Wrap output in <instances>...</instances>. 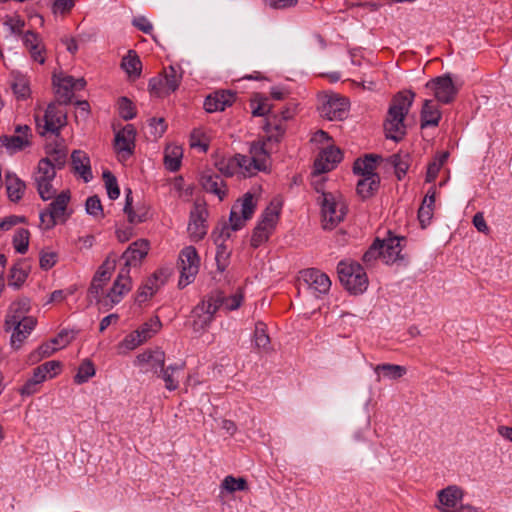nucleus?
Wrapping results in <instances>:
<instances>
[{
  "mask_svg": "<svg viewBox=\"0 0 512 512\" xmlns=\"http://www.w3.org/2000/svg\"><path fill=\"white\" fill-rule=\"evenodd\" d=\"M415 98L411 90L398 92L392 99L387 117L384 122V131L387 138L398 142L406 134L404 119L408 114Z\"/></svg>",
  "mask_w": 512,
  "mask_h": 512,
  "instance_id": "1",
  "label": "nucleus"
},
{
  "mask_svg": "<svg viewBox=\"0 0 512 512\" xmlns=\"http://www.w3.org/2000/svg\"><path fill=\"white\" fill-rule=\"evenodd\" d=\"M257 202V196L251 192H247L232 206L229 223H225L220 228L219 235L215 239L219 249L223 246V242L231 237L232 232L242 229L246 221L252 218Z\"/></svg>",
  "mask_w": 512,
  "mask_h": 512,
  "instance_id": "2",
  "label": "nucleus"
},
{
  "mask_svg": "<svg viewBox=\"0 0 512 512\" xmlns=\"http://www.w3.org/2000/svg\"><path fill=\"white\" fill-rule=\"evenodd\" d=\"M265 130L268 133L267 137L252 143L249 151V156L262 171H265L268 168L269 154L272 150V146L279 142L285 132V128L282 124H275L272 126L271 123H267Z\"/></svg>",
  "mask_w": 512,
  "mask_h": 512,
  "instance_id": "3",
  "label": "nucleus"
},
{
  "mask_svg": "<svg viewBox=\"0 0 512 512\" xmlns=\"http://www.w3.org/2000/svg\"><path fill=\"white\" fill-rule=\"evenodd\" d=\"M339 280L353 294L363 293L368 287V277L364 268L357 262L340 261L337 266Z\"/></svg>",
  "mask_w": 512,
  "mask_h": 512,
  "instance_id": "4",
  "label": "nucleus"
},
{
  "mask_svg": "<svg viewBox=\"0 0 512 512\" xmlns=\"http://www.w3.org/2000/svg\"><path fill=\"white\" fill-rule=\"evenodd\" d=\"M318 202L321 206L322 227L324 229L332 230L343 221L347 208L340 197L332 193L321 192Z\"/></svg>",
  "mask_w": 512,
  "mask_h": 512,
  "instance_id": "5",
  "label": "nucleus"
},
{
  "mask_svg": "<svg viewBox=\"0 0 512 512\" xmlns=\"http://www.w3.org/2000/svg\"><path fill=\"white\" fill-rule=\"evenodd\" d=\"M53 201L48 205L47 209L40 212V221L45 229L53 228L57 222H65L70 213L67 212L68 204L71 199L69 190H63L59 194H55Z\"/></svg>",
  "mask_w": 512,
  "mask_h": 512,
  "instance_id": "6",
  "label": "nucleus"
},
{
  "mask_svg": "<svg viewBox=\"0 0 512 512\" xmlns=\"http://www.w3.org/2000/svg\"><path fill=\"white\" fill-rule=\"evenodd\" d=\"M182 80V72L179 68L169 66L161 74L150 79L149 92L155 97H165L175 92Z\"/></svg>",
  "mask_w": 512,
  "mask_h": 512,
  "instance_id": "7",
  "label": "nucleus"
},
{
  "mask_svg": "<svg viewBox=\"0 0 512 512\" xmlns=\"http://www.w3.org/2000/svg\"><path fill=\"white\" fill-rule=\"evenodd\" d=\"M318 102V111L321 117L327 120H343L348 115L349 101L339 94H321L318 97Z\"/></svg>",
  "mask_w": 512,
  "mask_h": 512,
  "instance_id": "8",
  "label": "nucleus"
},
{
  "mask_svg": "<svg viewBox=\"0 0 512 512\" xmlns=\"http://www.w3.org/2000/svg\"><path fill=\"white\" fill-rule=\"evenodd\" d=\"M217 303V301H211L208 296L193 308L189 321L193 332L202 334L209 328L217 312Z\"/></svg>",
  "mask_w": 512,
  "mask_h": 512,
  "instance_id": "9",
  "label": "nucleus"
},
{
  "mask_svg": "<svg viewBox=\"0 0 512 512\" xmlns=\"http://www.w3.org/2000/svg\"><path fill=\"white\" fill-rule=\"evenodd\" d=\"M55 176L56 170L50 164L46 161L38 162L32 179L43 201L51 200L56 194V189L53 187Z\"/></svg>",
  "mask_w": 512,
  "mask_h": 512,
  "instance_id": "10",
  "label": "nucleus"
},
{
  "mask_svg": "<svg viewBox=\"0 0 512 512\" xmlns=\"http://www.w3.org/2000/svg\"><path fill=\"white\" fill-rule=\"evenodd\" d=\"M200 259L196 249L193 246L183 248L179 254L178 267L180 278L178 286L184 288L195 279L199 271Z\"/></svg>",
  "mask_w": 512,
  "mask_h": 512,
  "instance_id": "11",
  "label": "nucleus"
},
{
  "mask_svg": "<svg viewBox=\"0 0 512 512\" xmlns=\"http://www.w3.org/2000/svg\"><path fill=\"white\" fill-rule=\"evenodd\" d=\"M132 288V281L130 278V272L128 268H122L117 278L115 279L111 288L107 290V293L102 300V307L111 308L118 304Z\"/></svg>",
  "mask_w": 512,
  "mask_h": 512,
  "instance_id": "12",
  "label": "nucleus"
},
{
  "mask_svg": "<svg viewBox=\"0 0 512 512\" xmlns=\"http://www.w3.org/2000/svg\"><path fill=\"white\" fill-rule=\"evenodd\" d=\"M36 121L38 128H43V130L40 131V134L44 135L47 132L58 133L66 124V112L57 105L50 104L44 112L43 119L40 120L37 117Z\"/></svg>",
  "mask_w": 512,
  "mask_h": 512,
  "instance_id": "13",
  "label": "nucleus"
},
{
  "mask_svg": "<svg viewBox=\"0 0 512 512\" xmlns=\"http://www.w3.org/2000/svg\"><path fill=\"white\" fill-rule=\"evenodd\" d=\"M55 93L59 102L67 104L71 101L74 91L82 90L86 81L84 78L75 79L72 76H54Z\"/></svg>",
  "mask_w": 512,
  "mask_h": 512,
  "instance_id": "14",
  "label": "nucleus"
},
{
  "mask_svg": "<svg viewBox=\"0 0 512 512\" xmlns=\"http://www.w3.org/2000/svg\"><path fill=\"white\" fill-rule=\"evenodd\" d=\"M17 135L0 136V148H5L9 155L24 150L31 145L30 128L27 125H18L15 128Z\"/></svg>",
  "mask_w": 512,
  "mask_h": 512,
  "instance_id": "15",
  "label": "nucleus"
},
{
  "mask_svg": "<svg viewBox=\"0 0 512 512\" xmlns=\"http://www.w3.org/2000/svg\"><path fill=\"white\" fill-rule=\"evenodd\" d=\"M426 87L433 90L437 101L443 104L452 102L458 92L449 74L428 81Z\"/></svg>",
  "mask_w": 512,
  "mask_h": 512,
  "instance_id": "16",
  "label": "nucleus"
},
{
  "mask_svg": "<svg viewBox=\"0 0 512 512\" xmlns=\"http://www.w3.org/2000/svg\"><path fill=\"white\" fill-rule=\"evenodd\" d=\"M21 42L32 61L41 65L45 63L47 50L40 34L28 29L23 34Z\"/></svg>",
  "mask_w": 512,
  "mask_h": 512,
  "instance_id": "17",
  "label": "nucleus"
},
{
  "mask_svg": "<svg viewBox=\"0 0 512 512\" xmlns=\"http://www.w3.org/2000/svg\"><path fill=\"white\" fill-rule=\"evenodd\" d=\"M136 131L130 124L115 135L114 148L121 161L127 160L134 151Z\"/></svg>",
  "mask_w": 512,
  "mask_h": 512,
  "instance_id": "18",
  "label": "nucleus"
},
{
  "mask_svg": "<svg viewBox=\"0 0 512 512\" xmlns=\"http://www.w3.org/2000/svg\"><path fill=\"white\" fill-rule=\"evenodd\" d=\"M342 160V152L335 146L324 148L314 162V176L333 170Z\"/></svg>",
  "mask_w": 512,
  "mask_h": 512,
  "instance_id": "19",
  "label": "nucleus"
},
{
  "mask_svg": "<svg viewBox=\"0 0 512 512\" xmlns=\"http://www.w3.org/2000/svg\"><path fill=\"white\" fill-rule=\"evenodd\" d=\"M207 210L200 204H195L190 213V221L188 224V233L193 241H199L207 234L208 227L206 225Z\"/></svg>",
  "mask_w": 512,
  "mask_h": 512,
  "instance_id": "20",
  "label": "nucleus"
},
{
  "mask_svg": "<svg viewBox=\"0 0 512 512\" xmlns=\"http://www.w3.org/2000/svg\"><path fill=\"white\" fill-rule=\"evenodd\" d=\"M37 324L36 319H26L23 322L18 321L13 325L4 323L6 332L11 331L10 345L13 349L18 350L21 348L24 341L28 338Z\"/></svg>",
  "mask_w": 512,
  "mask_h": 512,
  "instance_id": "21",
  "label": "nucleus"
},
{
  "mask_svg": "<svg viewBox=\"0 0 512 512\" xmlns=\"http://www.w3.org/2000/svg\"><path fill=\"white\" fill-rule=\"evenodd\" d=\"M169 277V272L165 269L157 270L145 283L139 288L136 296L138 303H143L151 298L161 286H163Z\"/></svg>",
  "mask_w": 512,
  "mask_h": 512,
  "instance_id": "22",
  "label": "nucleus"
},
{
  "mask_svg": "<svg viewBox=\"0 0 512 512\" xmlns=\"http://www.w3.org/2000/svg\"><path fill=\"white\" fill-rule=\"evenodd\" d=\"M150 249V243L146 239H138L131 243L123 252L121 260L124 261V267L130 270L131 267L138 266L146 257Z\"/></svg>",
  "mask_w": 512,
  "mask_h": 512,
  "instance_id": "23",
  "label": "nucleus"
},
{
  "mask_svg": "<svg viewBox=\"0 0 512 512\" xmlns=\"http://www.w3.org/2000/svg\"><path fill=\"white\" fill-rule=\"evenodd\" d=\"M302 279L308 285V287L316 294L320 296L329 292L331 287L330 278L318 269H307L302 271Z\"/></svg>",
  "mask_w": 512,
  "mask_h": 512,
  "instance_id": "24",
  "label": "nucleus"
},
{
  "mask_svg": "<svg viewBox=\"0 0 512 512\" xmlns=\"http://www.w3.org/2000/svg\"><path fill=\"white\" fill-rule=\"evenodd\" d=\"M463 498V491L456 485H450L438 492L440 505L438 509L442 512H456L459 509V503Z\"/></svg>",
  "mask_w": 512,
  "mask_h": 512,
  "instance_id": "25",
  "label": "nucleus"
},
{
  "mask_svg": "<svg viewBox=\"0 0 512 512\" xmlns=\"http://www.w3.org/2000/svg\"><path fill=\"white\" fill-rule=\"evenodd\" d=\"M235 98V93L231 91H216L206 97L204 101V108L209 113L224 111L226 107L233 104Z\"/></svg>",
  "mask_w": 512,
  "mask_h": 512,
  "instance_id": "26",
  "label": "nucleus"
},
{
  "mask_svg": "<svg viewBox=\"0 0 512 512\" xmlns=\"http://www.w3.org/2000/svg\"><path fill=\"white\" fill-rule=\"evenodd\" d=\"M402 241H405L404 237H389L381 241V258L386 264L402 259Z\"/></svg>",
  "mask_w": 512,
  "mask_h": 512,
  "instance_id": "27",
  "label": "nucleus"
},
{
  "mask_svg": "<svg viewBox=\"0 0 512 512\" xmlns=\"http://www.w3.org/2000/svg\"><path fill=\"white\" fill-rule=\"evenodd\" d=\"M30 310V301L28 298H21L9 306L8 312L5 317V322L7 325H13L18 321H24L26 319H35L32 316H27V313Z\"/></svg>",
  "mask_w": 512,
  "mask_h": 512,
  "instance_id": "28",
  "label": "nucleus"
},
{
  "mask_svg": "<svg viewBox=\"0 0 512 512\" xmlns=\"http://www.w3.org/2000/svg\"><path fill=\"white\" fill-rule=\"evenodd\" d=\"M201 185L203 189L216 195L219 200H223L227 194L226 184L223 178L215 173L206 172L201 176Z\"/></svg>",
  "mask_w": 512,
  "mask_h": 512,
  "instance_id": "29",
  "label": "nucleus"
},
{
  "mask_svg": "<svg viewBox=\"0 0 512 512\" xmlns=\"http://www.w3.org/2000/svg\"><path fill=\"white\" fill-rule=\"evenodd\" d=\"M72 167L75 174H78L84 182L92 180L93 175L90 166V159L87 154L80 150H75L71 155Z\"/></svg>",
  "mask_w": 512,
  "mask_h": 512,
  "instance_id": "30",
  "label": "nucleus"
},
{
  "mask_svg": "<svg viewBox=\"0 0 512 512\" xmlns=\"http://www.w3.org/2000/svg\"><path fill=\"white\" fill-rule=\"evenodd\" d=\"M134 364L139 367L147 366L157 372L165 364V354L161 350L145 351L137 355Z\"/></svg>",
  "mask_w": 512,
  "mask_h": 512,
  "instance_id": "31",
  "label": "nucleus"
},
{
  "mask_svg": "<svg viewBox=\"0 0 512 512\" xmlns=\"http://www.w3.org/2000/svg\"><path fill=\"white\" fill-rule=\"evenodd\" d=\"M374 373L376 374V381L380 382L382 380H397L403 377L407 369L405 366L390 364V363H382L375 365L373 367Z\"/></svg>",
  "mask_w": 512,
  "mask_h": 512,
  "instance_id": "32",
  "label": "nucleus"
},
{
  "mask_svg": "<svg viewBox=\"0 0 512 512\" xmlns=\"http://www.w3.org/2000/svg\"><path fill=\"white\" fill-rule=\"evenodd\" d=\"M280 212L281 203L272 201L261 214L257 225L273 233L278 223Z\"/></svg>",
  "mask_w": 512,
  "mask_h": 512,
  "instance_id": "33",
  "label": "nucleus"
},
{
  "mask_svg": "<svg viewBox=\"0 0 512 512\" xmlns=\"http://www.w3.org/2000/svg\"><path fill=\"white\" fill-rule=\"evenodd\" d=\"M67 149L62 145L47 146L46 156L39 161H46L55 170L62 169L67 160Z\"/></svg>",
  "mask_w": 512,
  "mask_h": 512,
  "instance_id": "34",
  "label": "nucleus"
},
{
  "mask_svg": "<svg viewBox=\"0 0 512 512\" xmlns=\"http://www.w3.org/2000/svg\"><path fill=\"white\" fill-rule=\"evenodd\" d=\"M5 183L9 199L13 202L19 201L23 197L26 188L25 183L12 172L6 173Z\"/></svg>",
  "mask_w": 512,
  "mask_h": 512,
  "instance_id": "35",
  "label": "nucleus"
},
{
  "mask_svg": "<svg viewBox=\"0 0 512 512\" xmlns=\"http://www.w3.org/2000/svg\"><path fill=\"white\" fill-rule=\"evenodd\" d=\"M209 297L211 301L219 302L217 303V310L223 306L225 309L232 311L238 309L241 306L244 295L243 291L238 289L229 296H224L222 293H217L215 295H210Z\"/></svg>",
  "mask_w": 512,
  "mask_h": 512,
  "instance_id": "36",
  "label": "nucleus"
},
{
  "mask_svg": "<svg viewBox=\"0 0 512 512\" xmlns=\"http://www.w3.org/2000/svg\"><path fill=\"white\" fill-rule=\"evenodd\" d=\"M183 369L184 363H175L167 366L166 368L164 366L159 368L160 373L158 376L165 382V387L167 390L174 391L179 387V380L176 374Z\"/></svg>",
  "mask_w": 512,
  "mask_h": 512,
  "instance_id": "37",
  "label": "nucleus"
},
{
  "mask_svg": "<svg viewBox=\"0 0 512 512\" xmlns=\"http://www.w3.org/2000/svg\"><path fill=\"white\" fill-rule=\"evenodd\" d=\"M441 119V112L432 100H425L421 110V128L437 126Z\"/></svg>",
  "mask_w": 512,
  "mask_h": 512,
  "instance_id": "38",
  "label": "nucleus"
},
{
  "mask_svg": "<svg viewBox=\"0 0 512 512\" xmlns=\"http://www.w3.org/2000/svg\"><path fill=\"white\" fill-rule=\"evenodd\" d=\"M378 159H380V156L368 154L364 159L356 160L353 166L354 173L361 175L362 177L377 175L374 171L376 168V161Z\"/></svg>",
  "mask_w": 512,
  "mask_h": 512,
  "instance_id": "39",
  "label": "nucleus"
},
{
  "mask_svg": "<svg viewBox=\"0 0 512 512\" xmlns=\"http://www.w3.org/2000/svg\"><path fill=\"white\" fill-rule=\"evenodd\" d=\"M183 150L178 145H168L165 149L164 164L171 171H177L181 166Z\"/></svg>",
  "mask_w": 512,
  "mask_h": 512,
  "instance_id": "40",
  "label": "nucleus"
},
{
  "mask_svg": "<svg viewBox=\"0 0 512 512\" xmlns=\"http://www.w3.org/2000/svg\"><path fill=\"white\" fill-rule=\"evenodd\" d=\"M131 194V190H128L126 194V203L124 206V212L127 214L128 221L132 224H137L146 221L148 218V210L144 207L134 210L132 208Z\"/></svg>",
  "mask_w": 512,
  "mask_h": 512,
  "instance_id": "41",
  "label": "nucleus"
},
{
  "mask_svg": "<svg viewBox=\"0 0 512 512\" xmlns=\"http://www.w3.org/2000/svg\"><path fill=\"white\" fill-rule=\"evenodd\" d=\"M379 184L380 177L378 175L363 177L357 183V193L362 198H369L377 191Z\"/></svg>",
  "mask_w": 512,
  "mask_h": 512,
  "instance_id": "42",
  "label": "nucleus"
},
{
  "mask_svg": "<svg viewBox=\"0 0 512 512\" xmlns=\"http://www.w3.org/2000/svg\"><path fill=\"white\" fill-rule=\"evenodd\" d=\"M121 66L130 77L137 78L141 74V61L133 51H129L123 58Z\"/></svg>",
  "mask_w": 512,
  "mask_h": 512,
  "instance_id": "43",
  "label": "nucleus"
},
{
  "mask_svg": "<svg viewBox=\"0 0 512 512\" xmlns=\"http://www.w3.org/2000/svg\"><path fill=\"white\" fill-rule=\"evenodd\" d=\"M235 164H237L238 171L244 177L252 176L258 171H262L249 155L237 154Z\"/></svg>",
  "mask_w": 512,
  "mask_h": 512,
  "instance_id": "44",
  "label": "nucleus"
},
{
  "mask_svg": "<svg viewBox=\"0 0 512 512\" xmlns=\"http://www.w3.org/2000/svg\"><path fill=\"white\" fill-rule=\"evenodd\" d=\"M144 341L139 336V333L133 331L126 335L124 339L118 343L117 351L119 354H125L129 351L136 349L138 346L143 344Z\"/></svg>",
  "mask_w": 512,
  "mask_h": 512,
  "instance_id": "45",
  "label": "nucleus"
},
{
  "mask_svg": "<svg viewBox=\"0 0 512 512\" xmlns=\"http://www.w3.org/2000/svg\"><path fill=\"white\" fill-rule=\"evenodd\" d=\"M161 322L158 317H153L149 321L143 323L137 330L141 339L146 342L152 336H154L160 329Z\"/></svg>",
  "mask_w": 512,
  "mask_h": 512,
  "instance_id": "46",
  "label": "nucleus"
},
{
  "mask_svg": "<svg viewBox=\"0 0 512 512\" xmlns=\"http://www.w3.org/2000/svg\"><path fill=\"white\" fill-rule=\"evenodd\" d=\"M27 276L28 271L23 266V263L18 262L10 269L9 285L19 288L25 282Z\"/></svg>",
  "mask_w": 512,
  "mask_h": 512,
  "instance_id": "47",
  "label": "nucleus"
},
{
  "mask_svg": "<svg viewBox=\"0 0 512 512\" xmlns=\"http://www.w3.org/2000/svg\"><path fill=\"white\" fill-rule=\"evenodd\" d=\"M4 26L8 28L12 35L17 36L20 39H22V36L23 34H25L26 31L24 30L26 23L24 19H22L18 15L6 16L4 20Z\"/></svg>",
  "mask_w": 512,
  "mask_h": 512,
  "instance_id": "48",
  "label": "nucleus"
},
{
  "mask_svg": "<svg viewBox=\"0 0 512 512\" xmlns=\"http://www.w3.org/2000/svg\"><path fill=\"white\" fill-rule=\"evenodd\" d=\"M190 146L192 148H198L203 152L207 151L209 146V137L203 129L196 128L191 132Z\"/></svg>",
  "mask_w": 512,
  "mask_h": 512,
  "instance_id": "49",
  "label": "nucleus"
},
{
  "mask_svg": "<svg viewBox=\"0 0 512 512\" xmlns=\"http://www.w3.org/2000/svg\"><path fill=\"white\" fill-rule=\"evenodd\" d=\"M254 343L258 349L267 351L270 345V338L266 332V326L262 322H258L254 331Z\"/></svg>",
  "mask_w": 512,
  "mask_h": 512,
  "instance_id": "50",
  "label": "nucleus"
},
{
  "mask_svg": "<svg viewBox=\"0 0 512 512\" xmlns=\"http://www.w3.org/2000/svg\"><path fill=\"white\" fill-rule=\"evenodd\" d=\"M106 284V282H101L100 280L92 279V282L88 290L89 299L95 300V302L100 306H102V300H104V297L107 293V290H105Z\"/></svg>",
  "mask_w": 512,
  "mask_h": 512,
  "instance_id": "51",
  "label": "nucleus"
},
{
  "mask_svg": "<svg viewBox=\"0 0 512 512\" xmlns=\"http://www.w3.org/2000/svg\"><path fill=\"white\" fill-rule=\"evenodd\" d=\"M253 116H265L271 110L268 99L257 94L251 99L250 103Z\"/></svg>",
  "mask_w": 512,
  "mask_h": 512,
  "instance_id": "52",
  "label": "nucleus"
},
{
  "mask_svg": "<svg viewBox=\"0 0 512 512\" xmlns=\"http://www.w3.org/2000/svg\"><path fill=\"white\" fill-rule=\"evenodd\" d=\"M30 233L25 228L18 229L13 237V246L18 253L24 254L28 250Z\"/></svg>",
  "mask_w": 512,
  "mask_h": 512,
  "instance_id": "53",
  "label": "nucleus"
},
{
  "mask_svg": "<svg viewBox=\"0 0 512 512\" xmlns=\"http://www.w3.org/2000/svg\"><path fill=\"white\" fill-rule=\"evenodd\" d=\"M447 158H448V152H443V153L439 154L434 159V161L428 165L427 173H426V182L431 183L436 179L441 167L446 162Z\"/></svg>",
  "mask_w": 512,
  "mask_h": 512,
  "instance_id": "54",
  "label": "nucleus"
},
{
  "mask_svg": "<svg viewBox=\"0 0 512 512\" xmlns=\"http://www.w3.org/2000/svg\"><path fill=\"white\" fill-rule=\"evenodd\" d=\"M221 488L229 493L243 491L247 489V481L242 477L235 478L229 475L222 481Z\"/></svg>",
  "mask_w": 512,
  "mask_h": 512,
  "instance_id": "55",
  "label": "nucleus"
},
{
  "mask_svg": "<svg viewBox=\"0 0 512 512\" xmlns=\"http://www.w3.org/2000/svg\"><path fill=\"white\" fill-rule=\"evenodd\" d=\"M389 161L395 168L397 178L401 180L409 168V156L394 154L390 156Z\"/></svg>",
  "mask_w": 512,
  "mask_h": 512,
  "instance_id": "56",
  "label": "nucleus"
},
{
  "mask_svg": "<svg viewBox=\"0 0 512 512\" xmlns=\"http://www.w3.org/2000/svg\"><path fill=\"white\" fill-rule=\"evenodd\" d=\"M95 375V368L91 361L85 360L78 368L74 381L77 384H83L87 382L91 377Z\"/></svg>",
  "mask_w": 512,
  "mask_h": 512,
  "instance_id": "57",
  "label": "nucleus"
},
{
  "mask_svg": "<svg viewBox=\"0 0 512 512\" xmlns=\"http://www.w3.org/2000/svg\"><path fill=\"white\" fill-rule=\"evenodd\" d=\"M107 194L110 199L115 200L120 195V189L118 187L117 179L109 170H105L102 174Z\"/></svg>",
  "mask_w": 512,
  "mask_h": 512,
  "instance_id": "58",
  "label": "nucleus"
},
{
  "mask_svg": "<svg viewBox=\"0 0 512 512\" xmlns=\"http://www.w3.org/2000/svg\"><path fill=\"white\" fill-rule=\"evenodd\" d=\"M11 87L19 100H26L31 94L29 82L25 77H17Z\"/></svg>",
  "mask_w": 512,
  "mask_h": 512,
  "instance_id": "59",
  "label": "nucleus"
},
{
  "mask_svg": "<svg viewBox=\"0 0 512 512\" xmlns=\"http://www.w3.org/2000/svg\"><path fill=\"white\" fill-rule=\"evenodd\" d=\"M115 268V260L107 258L102 265L98 268L93 279L100 280L101 282H108L112 276V272Z\"/></svg>",
  "mask_w": 512,
  "mask_h": 512,
  "instance_id": "60",
  "label": "nucleus"
},
{
  "mask_svg": "<svg viewBox=\"0 0 512 512\" xmlns=\"http://www.w3.org/2000/svg\"><path fill=\"white\" fill-rule=\"evenodd\" d=\"M56 351H58V347H56L54 344H52L51 341H48V342L42 344L33 353H31L30 359L32 361H39L43 358L51 356Z\"/></svg>",
  "mask_w": 512,
  "mask_h": 512,
  "instance_id": "61",
  "label": "nucleus"
},
{
  "mask_svg": "<svg viewBox=\"0 0 512 512\" xmlns=\"http://www.w3.org/2000/svg\"><path fill=\"white\" fill-rule=\"evenodd\" d=\"M86 212L93 217H102L103 216V208L101 201L98 196H90L87 198L85 203Z\"/></svg>",
  "mask_w": 512,
  "mask_h": 512,
  "instance_id": "62",
  "label": "nucleus"
},
{
  "mask_svg": "<svg viewBox=\"0 0 512 512\" xmlns=\"http://www.w3.org/2000/svg\"><path fill=\"white\" fill-rule=\"evenodd\" d=\"M119 115L124 120L133 119L136 115L133 103L126 97L121 98L119 101Z\"/></svg>",
  "mask_w": 512,
  "mask_h": 512,
  "instance_id": "63",
  "label": "nucleus"
},
{
  "mask_svg": "<svg viewBox=\"0 0 512 512\" xmlns=\"http://www.w3.org/2000/svg\"><path fill=\"white\" fill-rule=\"evenodd\" d=\"M271 234L272 232H270L269 230H266L257 225L253 230V234L251 237V245L255 248L259 247L269 239Z\"/></svg>",
  "mask_w": 512,
  "mask_h": 512,
  "instance_id": "64",
  "label": "nucleus"
}]
</instances>
